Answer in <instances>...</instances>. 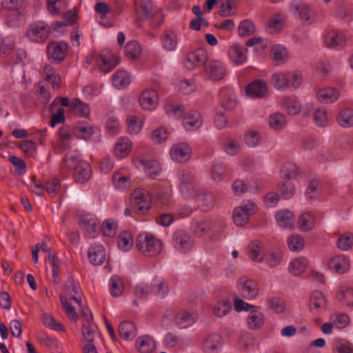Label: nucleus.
<instances>
[{"instance_id":"39448f33","label":"nucleus","mask_w":353,"mask_h":353,"mask_svg":"<svg viewBox=\"0 0 353 353\" xmlns=\"http://www.w3.org/2000/svg\"><path fill=\"white\" fill-rule=\"evenodd\" d=\"M49 32L48 24L39 21L30 26L27 35L34 42L43 43L48 39Z\"/></svg>"},{"instance_id":"c9c22d12","label":"nucleus","mask_w":353,"mask_h":353,"mask_svg":"<svg viewBox=\"0 0 353 353\" xmlns=\"http://www.w3.org/2000/svg\"><path fill=\"white\" fill-rule=\"evenodd\" d=\"M338 299L347 307L353 308V288L342 287L339 292Z\"/></svg>"},{"instance_id":"f8f14e48","label":"nucleus","mask_w":353,"mask_h":353,"mask_svg":"<svg viewBox=\"0 0 353 353\" xmlns=\"http://www.w3.org/2000/svg\"><path fill=\"white\" fill-rule=\"evenodd\" d=\"M216 225H219V231H221L225 227V223L223 219L218 221L214 225L212 224L210 221L197 222L194 224L193 233L195 236L201 237L210 230H212L213 232H216Z\"/></svg>"},{"instance_id":"a19ab883","label":"nucleus","mask_w":353,"mask_h":353,"mask_svg":"<svg viewBox=\"0 0 353 353\" xmlns=\"http://www.w3.org/2000/svg\"><path fill=\"white\" fill-rule=\"evenodd\" d=\"M297 174L298 168L291 162L285 163L281 167L280 175L283 179H291L296 177Z\"/></svg>"},{"instance_id":"338daca9","label":"nucleus","mask_w":353,"mask_h":353,"mask_svg":"<svg viewBox=\"0 0 353 353\" xmlns=\"http://www.w3.org/2000/svg\"><path fill=\"white\" fill-rule=\"evenodd\" d=\"M181 194L183 198L186 199H194L195 194H197V190L194 185V183L187 184V185H179Z\"/></svg>"},{"instance_id":"c03bdc74","label":"nucleus","mask_w":353,"mask_h":353,"mask_svg":"<svg viewBox=\"0 0 353 353\" xmlns=\"http://www.w3.org/2000/svg\"><path fill=\"white\" fill-rule=\"evenodd\" d=\"M287 123L284 114L276 112L269 117V124L273 129L280 130L283 129Z\"/></svg>"},{"instance_id":"f03ea898","label":"nucleus","mask_w":353,"mask_h":353,"mask_svg":"<svg viewBox=\"0 0 353 353\" xmlns=\"http://www.w3.org/2000/svg\"><path fill=\"white\" fill-rule=\"evenodd\" d=\"M64 162L68 168H74V177L77 182L83 183L91 177V166L85 161H77L76 157L67 155L64 158Z\"/></svg>"},{"instance_id":"09e8293b","label":"nucleus","mask_w":353,"mask_h":353,"mask_svg":"<svg viewBox=\"0 0 353 353\" xmlns=\"http://www.w3.org/2000/svg\"><path fill=\"white\" fill-rule=\"evenodd\" d=\"M110 294L114 297H118L122 294L123 291V284L121 279L116 276H112L110 280Z\"/></svg>"},{"instance_id":"2f4dec72","label":"nucleus","mask_w":353,"mask_h":353,"mask_svg":"<svg viewBox=\"0 0 353 353\" xmlns=\"http://www.w3.org/2000/svg\"><path fill=\"white\" fill-rule=\"evenodd\" d=\"M41 249L45 252H49L48 260L52 266L53 281L56 284H57L59 282V280L58 279L59 274V268L56 259V256L54 253L52 252L51 250L48 249L47 244L46 242L42 243Z\"/></svg>"},{"instance_id":"a211bd4d","label":"nucleus","mask_w":353,"mask_h":353,"mask_svg":"<svg viewBox=\"0 0 353 353\" xmlns=\"http://www.w3.org/2000/svg\"><path fill=\"white\" fill-rule=\"evenodd\" d=\"M247 49L238 43L233 44L228 50L230 59L235 65H243L247 60L245 52Z\"/></svg>"},{"instance_id":"1a4fd4ad","label":"nucleus","mask_w":353,"mask_h":353,"mask_svg":"<svg viewBox=\"0 0 353 353\" xmlns=\"http://www.w3.org/2000/svg\"><path fill=\"white\" fill-rule=\"evenodd\" d=\"M191 156L192 149L185 143L175 144L170 150V157L175 162L185 163L190 160Z\"/></svg>"},{"instance_id":"6e6d98bb","label":"nucleus","mask_w":353,"mask_h":353,"mask_svg":"<svg viewBox=\"0 0 353 353\" xmlns=\"http://www.w3.org/2000/svg\"><path fill=\"white\" fill-rule=\"evenodd\" d=\"M117 223L114 219L104 221L101 231L103 234L108 237H114L117 234Z\"/></svg>"},{"instance_id":"864d4df0","label":"nucleus","mask_w":353,"mask_h":353,"mask_svg":"<svg viewBox=\"0 0 353 353\" xmlns=\"http://www.w3.org/2000/svg\"><path fill=\"white\" fill-rule=\"evenodd\" d=\"M290 8L292 11L299 13V16L301 20H309L310 8L306 4L292 2Z\"/></svg>"},{"instance_id":"c85d7f7f","label":"nucleus","mask_w":353,"mask_h":353,"mask_svg":"<svg viewBox=\"0 0 353 353\" xmlns=\"http://www.w3.org/2000/svg\"><path fill=\"white\" fill-rule=\"evenodd\" d=\"M73 133L78 139L88 140L92 136L93 129L88 123H80L74 127Z\"/></svg>"},{"instance_id":"2eb2a0df","label":"nucleus","mask_w":353,"mask_h":353,"mask_svg":"<svg viewBox=\"0 0 353 353\" xmlns=\"http://www.w3.org/2000/svg\"><path fill=\"white\" fill-rule=\"evenodd\" d=\"M328 268L339 274L346 272L350 267L349 259L343 255L332 257L328 262Z\"/></svg>"},{"instance_id":"72a5a7b5","label":"nucleus","mask_w":353,"mask_h":353,"mask_svg":"<svg viewBox=\"0 0 353 353\" xmlns=\"http://www.w3.org/2000/svg\"><path fill=\"white\" fill-rule=\"evenodd\" d=\"M283 259V252L278 248L270 249L266 254L265 260L266 263L273 268L281 264Z\"/></svg>"},{"instance_id":"f3484780","label":"nucleus","mask_w":353,"mask_h":353,"mask_svg":"<svg viewBox=\"0 0 353 353\" xmlns=\"http://www.w3.org/2000/svg\"><path fill=\"white\" fill-rule=\"evenodd\" d=\"M268 92L266 83L261 80H255L248 84L245 88V93L252 98L264 97Z\"/></svg>"},{"instance_id":"052dcab7","label":"nucleus","mask_w":353,"mask_h":353,"mask_svg":"<svg viewBox=\"0 0 353 353\" xmlns=\"http://www.w3.org/2000/svg\"><path fill=\"white\" fill-rule=\"evenodd\" d=\"M150 286L152 293L154 292L157 296H164L168 291L164 283L159 279H153Z\"/></svg>"},{"instance_id":"5fc2aeb1","label":"nucleus","mask_w":353,"mask_h":353,"mask_svg":"<svg viewBox=\"0 0 353 353\" xmlns=\"http://www.w3.org/2000/svg\"><path fill=\"white\" fill-rule=\"evenodd\" d=\"M102 63L100 65V68L105 73L109 72L112 70L117 65L118 62L113 55L109 56H101Z\"/></svg>"},{"instance_id":"5701e85b","label":"nucleus","mask_w":353,"mask_h":353,"mask_svg":"<svg viewBox=\"0 0 353 353\" xmlns=\"http://www.w3.org/2000/svg\"><path fill=\"white\" fill-rule=\"evenodd\" d=\"M276 220L279 226L288 229L292 228L294 221V216L291 211L281 210L276 212Z\"/></svg>"},{"instance_id":"4468645a","label":"nucleus","mask_w":353,"mask_h":353,"mask_svg":"<svg viewBox=\"0 0 353 353\" xmlns=\"http://www.w3.org/2000/svg\"><path fill=\"white\" fill-rule=\"evenodd\" d=\"M158 101V94L156 90L147 89L142 92L139 102L145 110H152L155 108Z\"/></svg>"},{"instance_id":"0e129e2a","label":"nucleus","mask_w":353,"mask_h":353,"mask_svg":"<svg viewBox=\"0 0 353 353\" xmlns=\"http://www.w3.org/2000/svg\"><path fill=\"white\" fill-rule=\"evenodd\" d=\"M352 245L353 235L351 234H343L337 240V246L341 250L346 251L351 248Z\"/></svg>"},{"instance_id":"423d86ee","label":"nucleus","mask_w":353,"mask_h":353,"mask_svg":"<svg viewBox=\"0 0 353 353\" xmlns=\"http://www.w3.org/2000/svg\"><path fill=\"white\" fill-rule=\"evenodd\" d=\"M67 50L68 45L65 41H52L47 46L48 59L56 63H59L64 59Z\"/></svg>"},{"instance_id":"680f3d73","label":"nucleus","mask_w":353,"mask_h":353,"mask_svg":"<svg viewBox=\"0 0 353 353\" xmlns=\"http://www.w3.org/2000/svg\"><path fill=\"white\" fill-rule=\"evenodd\" d=\"M267 304L275 312L282 313L285 310V302L280 298H270L267 300Z\"/></svg>"},{"instance_id":"0eeeda50","label":"nucleus","mask_w":353,"mask_h":353,"mask_svg":"<svg viewBox=\"0 0 353 353\" xmlns=\"http://www.w3.org/2000/svg\"><path fill=\"white\" fill-rule=\"evenodd\" d=\"M208 53L203 48H199L188 54L185 60V66L192 70L196 67L205 65L208 63Z\"/></svg>"},{"instance_id":"de8ad7c7","label":"nucleus","mask_w":353,"mask_h":353,"mask_svg":"<svg viewBox=\"0 0 353 353\" xmlns=\"http://www.w3.org/2000/svg\"><path fill=\"white\" fill-rule=\"evenodd\" d=\"M288 246L291 251L300 252L305 247V240L300 235H292L288 239Z\"/></svg>"},{"instance_id":"7c9ffc66","label":"nucleus","mask_w":353,"mask_h":353,"mask_svg":"<svg viewBox=\"0 0 353 353\" xmlns=\"http://www.w3.org/2000/svg\"><path fill=\"white\" fill-rule=\"evenodd\" d=\"M262 244L259 241H252L248 245L249 257L254 262H261L264 256L262 254Z\"/></svg>"},{"instance_id":"3c124183","label":"nucleus","mask_w":353,"mask_h":353,"mask_svg":"<svg viewBox=\"0 0 353 353\" xmlns=\"http://www.w3.org/2000/svg\"><path fill=\"white\" fill-rule=\"evenodd\" d=\"M118 246L123 251H128L132 246L133 241L131 234L127 232H121L118 237Z\"/></svg>"},{"instance_id":"4d7b16f0","label":"nucleus","mask_w":353,"mask_h":353,"mask_svg":"<svg viewBox=\"0 0 353 353\" xmlns=\"http://www.w3.org/2000/svg\"><path fill=\"white\" fill-rule=\"evenodd\" d=\"M125 53L129 58L134 59L141 53L140 45L136 41H130L125 47Z\"/></svg>"},{"instance_id":"393cba45","label":"nucleus","mask_w":353,"mask_h":353,"mask_svg":"<svg viewBox=\"0 0 353 353\" xmlns=\"http://www.w3.org/2000/svg\"><path fill=\"white\" fill-rule=\"evenodd\" d=\"M297 225L302 232H309L315 226V218L311 213L304 212L299 216Z\"/></svg>"},{"instance_id":"f257e3e1","label":"nucleus","mask_w":353,"mask_h":353,"mask_svg":"<svg viewBox=\"0 0 353 353\" xmlns=\"http://www.w3.org/2000/svg\"><path fill=\"white\" fill-rule=\"evenodd\" d=\"M136 247L146 256H154L162 249L161 241L151 234H139L136 239Z\"/></svg>"},{"instance_id":"bf43d9fd","label":"nucleus","mask_w":353,"mask_h":353,"mask_svg":"<svg viewBox=\"0 0 353 353\" xmlns=\"http://www.w3.org/2000/svg\"><path fill=\"white\" fill-rule=\"evenodd\" d=\"M23 16L17 11L9 12L6 17V23L10 28L19 27L22 21Z\"/></svg>"},{"instance_id":"13d9d810","label":"nucleus","mask_w":353,"mask_h":353,"mask_svg":"<svg viewBox=\"0 0 353 353\" xmlns=\"http://www.w3.org/2000/svg\"><path fill=\"white\" fill-rule=\"evenodd\" d=\"M314 121L316 125L325 127L328 123L327 112L325 108H319L314 113Z\"/></svg>"},{"instance_id":"603ef678","label":"nucleus","mask_w":353,"mask_h":353,"mask_svg":"<svg viewBox=\"0 0 353 353\" xmlns=\"http://www.w3.org/2000/svg\"><path fill=\"white\" fill-rule=\"evenodd\" d=\"M333 351L334 353H353V347L346 341L335 339L333 342Z\"/></svg>"},{"instance_id":"e2e57ef3","label":"nucleus","mask_w":353,"mask_h":353,"mask_svg":"<svg viewBox=\"0 0 353 353\" xmlns=\"http://www.w3.org/2000/svg\"><path fill=\"white\" fill-rule=\"evenodd\" d=\"M231 310V305L228 301H222L219 302L214 307L213 313L218 317H222L226 315Z\"/></svg>"},{"instance_id":"79ce46f5","label":"nucleus","mask_w":353,"mask_h":353,"mask_svg":"<svg viewBox=\"0 0 353 353\" xmlns=\"http://www.w3.org/2000/svg\"><path fill=\"white\" fill-rule=\"evenodd\" d=\"M307 260L304 257L294 259L290 263V272L294 275H299L303 272L307 266Z\"/></svg>"},{"instance_id":"bb28decb","label":"nucleus","mask_w":353,"mask_h":353,"mask_svg":"<svg viewBox=\"0 0 353 353\" xmlns=\"http://www.w3.org/2000/svg\"><path fill=\"white\" fill-rule=\"evenodd\" d=\"M310 309L314 310H324L326 307V299L321 291H314L310 296Z\"/></svg>"},{"instance_id":"69168bd1","label":"nucleus","mask_w":353,"mask_h":353,"mask_svg":"<svg viewBox=\"0 0 353 353\" xmlns=\"http://www.w3.org/2000/svg\"><path fill=\"white\" fill-rule=\"evenodd\" d=\"M150 201L148 199H143L131 204L132 210L139 214L147 212L150 210Z\"/></svg>"},{"instance_id":"c756f323","label":"nucleus","mask_w":353,"mask_h":353,"mask_svg":"<svg viewBox=\"0 0 353 353\" xmlns=\"http://www.w3.org/2000/svg\"><path fill=\"white\" fill-rule=\"evenodd\" d=\"M138 162L144 167L146 174L149 177L154 178L161 171L158 162L154 160H146L143 158H140L138 159Z\"/></svg>"},{"instance_id":"20e7f679","label":"nucleus","mask_w":353,"mask_h":353,"mask_svg":"<svg viewBox=\"0 0 353 353\" xmlns=\"http://www.w3.org/2000/svg\"><path fill=\"white\" fill-rule=\"evenodd\" d=\"M172 245L177 251L186 253L192 250L194 239L188 232L183 230H177L172 235Z\"/></svg>"},{"instance_id":"ddd939ff","label":"nucleus","mask_w":353,"mask_h":353,"mask_svg":"<svg viewBox=\"0 0 353 353\" xmlns=\"http://www.w3.org/2000/svg\"><path fill=\"white\" fill-rule=\"evenodd\" d=\"M81 333L87 343L83 347V353H98L95 345L93 344L94 339V330L90 323L83 324Z\"/></svg>"},{"instance_id":"9d476101","label":"nucleus","mask_w":353,"mask_h":353,"mask_svg":"<svg viewBox=\"0 0 353 353\" xmlns=\"http://www.w3.org/2000/svg\"><path fill=\"white\" fill-rule=\"evenodd\" d=\"M239 285L240 286V293L243 298L253 299L257 296L258 287L254 281L243 276L239 280Z\"/></svg>"},{"instance_id":"aec40b11","label":"nucleus","mask_w":353,"mask_h":353,"mask_svg":"<svg viewBox=\"0 0 353 353\" xmlns=\"http://www.w3.org/2000/svg\"><path fill=\"white\" fill-rule=\"evenodd\" d=\"M88 258L93 265L102 264L105 259V250L103 245H94L88 250Z\"/></svg>"},{"instance_id":"a18cd8bd","label":"nucleus","mask_w":353,"mask_h":353,"mask_svg":"<svg viewBox=\"0 0 353 353\" xmlns=\"http://www.w3.org/2000/svg\"><path fill=\"white\" fill-rule=\"evenodd\" d=\"M70 108L72 112L83 117L88 116L90 111L89 105L78 99L72 101Z\"/></svg>"},{"instance_id":"37998d69","label":"nucleus","mask_w":353,"mask_h":353,"mask_svg":"<svg viewBox=\"0 0 353 353\" xmlns=\"http://www.w3.org/2000/svg\"><path fill=\"white\" fill-rule=\"evenodd\" d=\"M131 144L128 139H119L114 147V153L119 158L127 156L130 151Z\"/></svg>"},{"instance_id":"f704fd0d","label":"nucleus","mask_w":353,"mask_h":353,"mask_svg":"<svg viewBox=\"0 0 353 353\" xmlns=\"http://www.w3.org/2000/svg\"><path fill=\"white\" fill-rule=\"evenodd\" d=\"M137 345L141 353H150L152 352L155 347L154 341L148 336L139 337L137 341Z\"/></svg>"},{"instance_id":"cd10ccee","label":"nucleus","mask_w":353,"mask_h":353,"mask_svg":"<svg viewBox=\"0 0 353 353\" xmlns=\"http://www.w3.org/2000/svg\"><path fill=\"white\" fill-rule=\"evenodd\" d=\"M130 76L124 70H118L112 77L113 85L119 89L126 88L130 83Z\"/></svg>"},{"instance_id":"7ed1b4c3","label":"nucleus","mask_w":353,"mask_h":353,"mask_svg":"<svg viewBox=\"0 0 353 353\" xmlns=\"http://www.w3.org/2000/svg\"><path fill=\"white\" fill-rule=\"evenodd\" d=\"M234 310L236 312L250 311L248 316L247 322L248 327L252 330H257L263 325V314L257 310V307L250 305L244 301L236 299L234 303Z\"/></svg>"},{"instance_id":"dca6fc26","label":"nucleus","mask_w":353,"mask_h":353,"mask_svg":"<svg viewBox=\"0 0 353 353\" xmlns=\"http://www.w3.org/2000/svg\"><path fill=\"white\" fill-rule=\"evenodd\" d=\"M222 338L218 334L208 335L203 343V350L205 353H216L222 347Z\"/></svg>"},{"instance_id":"a878e982","label":"nucleus","mask_w":353,"mask_h":353,"mask_svg":"<svg viewBox=\"0 0 353 353\" xmlns=\"http://www.w3.org/2000/svg\"><path fill=\"white\" fill-rule=\"evenodd\" d=\"M339 92L334 88H323L318 91L316 97L321 103H328L335 101L339 97Z\"/></svg>"},{"instance_id":"412c9836","label":"nucleus","mask_w":353,"mask_h":353,"mask_svg":"<svg viewBox=\"0 0 353 353\" xmlns=\"http://www.w3.org/2000/svg\"><path fill=\"white\" fill-rule=\"evenodd\" d=\"M201 125V115L197 111H191L183 118V125L188 130H195Z\"/></svg>"},{"instance_id":"6ab92c4d","label":"nucleus","mask_w":353,"mask_h":353,"mask_svg":"<svg viewBox=\"0 0 353 353\" xmlns=\"http://www.w3.org/2000/svg\"><path fill=\"white\" fill-rule=\"evenodd\" d=\"M205 70L209 78L213 80H220L225 75V70L221 63L217 61H209L205 66Z\"/></svg>"},{"instance_id":"49530a36","label":"nucleus","mask_w":353,"mask_h":353,"mask_svg":"<svg viewBox=\"0 0 353 353\" xmlns=\"http://www.w3.org/2000/svg\"><path fill=\"white\" fill-rule=\"evenodd\" d=\"M256 27L254 23L249 19L241 21L238 27L239 37H244L253 34L255 32Z\"/></svg>"},{"instance_id":"e433bc0d","label":"nucleus","mask_w":353,"mask_h":353,"mask_svg":"<svg viewBox=\"0 0 353 353\" xmlns=\"http://www.w3.org/2000/svg\"><path fill=\"white\" fill-rule=\"evenodd\" d=\"M152 5L150 2H141L136 9L137 24L141 26V21L148 19L152 11Z\"/></svg>"},{"instance_id":"4c0bfd02","label":"nucleus","mask_w":353,"mask_h":353,"mask_svg":"<svg viewBox=\"0 0 353 353\" xmlns=\"http://www.w3.org/2000/svg\"><path fill=\"white\" fill-rule=\"evenodd\" d=\"M81 228L84 230L90 238L97 235V221L94 219L83 218L80 221Z\"/></svg>"},{"instance_id":"b1692460","label":"nucleus","mask_w":353,"mask_h":353,"mask_svg":"<svg viewBox=\"0 0 353 353\" xmlns=\"http://www.w3.org/2000/svg\"><path fill=\"white\" fill-rule=\"evenodd\" d=\"M120 336L125 340H132L137 336V329L134 324L128 321H124L119 327Z\"/></svg>"},{"instance_id":"8fccbe9b","label":"nucleus","mask_w":353,"mask_h":353,"mask_svg":"<svg viewBox=\"0 0 353 353\" xmlns=\"http://www.w3.org/2000/svg\"><path fill=\"white\" fill-rule=\"evenodd\" d=\"M337 121L341 126L345 128L353 125V110L352 109L342 110L337 117Z\"/></svg>"},{"instance_id":"473e14b6","label":"nucleus","mask_w":353,"mask_h":353,"mask_svg":"<svg viewBox=\"0 0 353 353\" xmlns=\"http://www.w3.org/2000/svg\"><path fill=\"white\" fill-rule=\"evenodd\" d=\"M325 43L327 48L339 49L345 46V40L341 34L335 33L327 35L325 39Z\"/></svg>"},{"instance_id":"58836bf2","label":"nucleus","mask_w":353,"mask_h":353,"mask_svg":"<svg viewBox=\"0 0 353 353\" xmlns=\"http://www.w3.org/2000/svg\"><path fill=\"white\" fill-rule=\"evenodd\" d=\"M272 82L277 89H285L290 87L288 73H274L272 77Z\"/></svg>"},{"instance_id":"4be33fe9","label":"nucleus","mask_w":353,"mask_h":353,"mask_svg":"<svg viewBox=\"0 0 353 353\" xmlns=\"http://www.w3.org/2000/svg\"><path fill=\"white\" fill-rule=\"evenodd\" d=\"M196 318V314L192 311L182 310L176 316L175 322L181 327L185 328L193 324Z\"/></svg>"},{"instance_id":"774afa93","label":"nucleus","mask_w":353,"mask_h":353,"mask_svg":"<svg viewBox=\"0 0 353 353\" xmlns=\"http://www.w3.org/2000/svg\"><path fill=\"white\" fill-rule=\"evenodd\" d=\"M150 293H152V290L148 284L141 283L135 287L134 294L138 299H146Z\"/></svg>"},{"instance_id":"9b49d317","label":"nucleus","mask_w":353,"mask_h":353,"mask_svg":"<svg viewBox=\"0 0 353 353\" xmlns=\"http://www.w3.org/2000/svg\"><path fill=\"white\" fill-rule=\"evenodd\" d=\"M194 200L198 208L203 211L210 210L214 207L215 202L213 195L203 190L197 191Z\"/></svg>"},{"instance_id":"6e6552de","label":"nucleus","mask_w":353,"mask_h":353,"mask_svg":"<svg viewBox=\"0 0 353 353\" xmlns=\"http://www.w3.org/2000/svg\"><path fill=\"white\" fill-rule=\"evenodd\" d=\"M255 209L256 205L253 202L236 208L233 212L234 223L238 226L244 225L248 221L250 215L254 212Z\"/></svg>"},{"instance_id":"ea45409f","label":"nucleus","mask_w":353,"mask_h":353,"mask_svg":"<svg viewBox=\"0 0 353 353\" xmlns=\"http://www.w3.org/2000/svg\"><path fill=\"white\" fill-rule=\"evenodd\" d=\"M162 43L166 50H174L177 45L176 34L172 31L165 32L162 37Z\"/></svg>"}]
</instances>
